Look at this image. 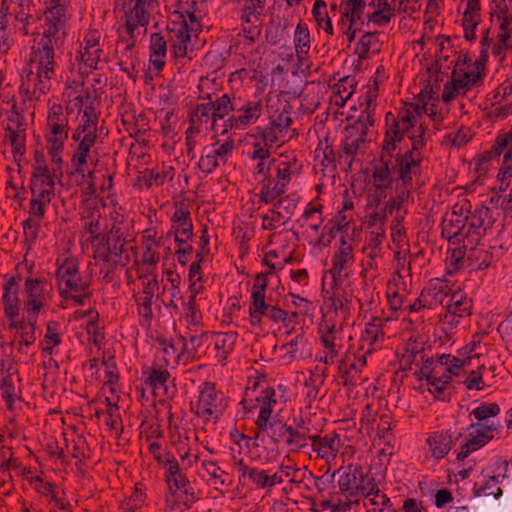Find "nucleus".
<instances>
[{
	"label": "nucleus",
	"mask_w": 512,
	"mask_h": 512,
	"mask_svg": "<svg viewBox=\"0 0 512 512\" xmlns=\"http://www.w3.org/2000/svg\"><path fill=\"white\" fill-rule=\"evenodd\" d=\"M234 142L232 140L223 143L216 142L211 146H205L201 151V156L197 167L205 175L211 174L216 168L225 165L232 156Z\"/></svg>",
	"instance_id": "nucleus-19"
},
{
	"label": "nucleus",
	"mask_w": 512,
	"mask_h": 512,
	"mask_svg": "<svg viewBox=\"0 0 512 512\" xmlns=\"http://www.w3.org/2000/svg\"><path fill=\"white\" fill-rule=\"evenodd\" d=\"M259 430L263 432H270V437L273 443L279 444L286 442L288 432L290 430L291 425H288L286 422L276 419L273 417L271 420L266 422V426L262 423L255 424Z\"/></svg>",
	"instance_id": "nucleus-48"
},
{
	"label": "nucleus",
	"mask_w": 512,
	"mask_h": 512,
	"mask_svg": "<svg viewBox=\"0 0 512 512\" xmlns=\"http://www.w3.org/2000/svg\"><path fill=\"white\" fill-rule=\"evenodd\" d=\"M506 143V138L499 139L498 135L493 146L489 150L480 154L476 159V171L480 174L487 172L489 163L493 159H498L501 156V148L505 147Z\"/></svg>",
	"instance_id": "nucleus-50"
},
{
	"label": "nucleus",
	"mask_w": 512,
	"mask_h": 512,
	"mask_svg": "<svg viewBox=\"0 0 512 512\" xmlns=\"http://www.w3.org/2000/svg\"><path fill=\"white\" fill-rule=\"evenodd\" d=\"M31 190V199L29 202V217L23 222L25 240L33 243L37 237L41 226V220L44 218L46 208L50 204L54 195L39 189Z\"/></svg>",
	"instance_id": "nucleus-16"
},
{
	"label": "nucleus",
	"mask_w": 512,
	"mask_h": 512,
	"mask_svg": "<svg viewBox=\"0 0 512 512\" xmlns=\"http://www.w3.org/2000/svg\"><path fill=\"white\" fill-rule=\"evenodd\" d=\"M228 407L224 394L216 389L214 383L204 382L199 386V396L192 411L204 421H217Z\"/></svg>",
	"instance_id": "nucleus-11"
},
{
	"label": "nucleus",
	"mask_w": 512,
	"mask_h": 512,
	"mask_svg": "<svg viewBox=\"0 0 512 512\" xmlns=\"http://www.w3.org/2000/svg\"><path fill=\"white\" fill-rule=\"evenodd\" d=\"M267 114L269 122L265 127H258V134L266 146L278 145L285 142L286 135L293 123L291 104L287 101L267 99Z\"/></svg>",
	"instance_id": "nucleus-5"
},
{
	"label": "nucleus",
	"mask_w": 512,
	"mask_h": 512,
	"mask_svg": "<svg viewBox=\"0 0 512 512\" xmlns=\"http://www.w3.org/2000/svg\"><path fill=\"white\" fill-rule=\"evenodd\" d=\"M465 217L452 211L443 217L441 223V235L453 245H459V237H461V229L464 228Z\"/></svg>",
	"instance_id": "nucleus-39"
},
{
	"label": "nucleus",
	"mask_w": 512,
	"mask_h": 512,
	"mask_svg": "<svg viewBox=\"0 0 512 512\" xmlns=\"http://www.w3.org/2000/svg\"><path fill=\"white\" fill-rule=\"evenodd\" d=\"M366 132L358 131L350 126L346 127V135L342 140V153L339 159L351 164L352 160L358 153H364L367 147Z\"/></svg>",
	"instance_id": "nucleus-26"
},
{
	"label": "nucleus",
	"mask_w": 512,
	"mask_h": 512,
	"mask_svg": "<svg viewBox=\"0 0 512 512\" xmlns=\"http://www.w3.org/2000/svg\"><path fill=\"white\" fill-rule=\"evenodd\" d=\"M420 373V379L425 378L429 383V392L438 400L449 399L450 393L447 389L450 386L451 376L458 375L465 361L450 354H442L435 361L424 360Z\"/></svg>",
	"instance_id": "nucleus-4"
},
{
	"label": "nucleus",
	"mask_w": 512,
	"mask_h": 512,
	"mask_svg": "<svg viewBox=\"0 0 512 512\" xmlns=\"http://www.w3.org/2000/svg\"><path fill=\"white\" fill-rule=\"evenodd\" d=\"M285 351L284 357L289 360L303 359L310 355L309 341L304 333L297 334L293 339L283 344L280 348Z\"/></svg>",
	"instance_id": "nucleus-45"
},
{
	"label": "nucleus",
	"mask_w": 512,
	"mask_h": 512,
	"mask_svg": "<svg viewBox=\"0 0 512 512\" xmlns=\"http://www.w3.org/2000/svg\"><path fill=\"white\" fill-rule=\"evenodd\" d=\"M420 117V108L414 104H406L396 115L388 112L385 117L386 133L382 149L387 152L394 151L396 144L404 139L406 133L428 135V127L424 123H419Z\"/></svg>",
	"instance_id": "nucleus-2"
},
{
	"label": "nucleus",
	"mask_w": 512,
	"mask_h": 512,
	"mask_svg": "<svg viewBox=\"0 0 512 512\" xmlns=\"http://www.w3.org/2000/svg\"><path fill=\"white\" fill-rule=\"evenodd\" d=\"M498 478L496 476H490L484 484L474 485L473 493L475 496L480 497L482 495L492 496L494 499H497L501 496L502 490L498 486Z\"/></svg>",
	"instance_id": "nucleus-64"
},
{
	"label": "nucleus",
	"mask_w": 512,
	"mask_h": 512,
	"mask_svg": "<svg viewBox=\"0 0 512 512\" xmlns=\"http://www.w3.org/2000/svg\"><path fill=\"white\" fill-rule=\"evenodd\" d=\"M50 81V79L40 77L39 73L34 72L31 66H26L21 74L19 93L24 100L38 101L49 91Z\"/></svg>",
	"instance_id": "nucleus-23"
},
{
	"label": "nucleus",
	"mask_w": 512,
	"mask_h": 512,
	"mask_svg": "<svg viewBox=\"0 0 512 512\" xmlns=\"http://www.w3.org/2000/svg\"><path fill=\"white\" fill-rule=\"evenodd\" d=\"M431 455L436 459H442L451 450L453 435L450 431L434 432L428 439Z\"/></svg>",
	"instance_id": "nucleus-43"
},
{
	"label": "nucleus",
	"mask_w": 512,
	"mask_h": 512,
	"mask_svg": "<svg viewBox=\"0 0 512 512\" xmlns=\"http://www.w3.org/2000/svg\"><path fill=\"white\" fill-rule=\"evenodd\" d=\"M64 143L65 142H58L56 144V142H47V149H48V153L51 157V161H52V174L54 175V177L56 178H61L63 176V171H62V164H63V160H62V151H63V148H64Z\"/></svg>",
	"instance_id": "nucleus-62"
},
{
	"label": "nucleus",
	"mask_w": 512,
	"mask_h": 512,
	"mask_svg": "<svg viewBox=\"0 0 512 512\" xmlns=\"http://www.w3.org/2000/svg\"><path fill=\"white\" fill-rule=\"evenodd\" d=\"M506 138L505 147L501 148V155H503L502 164L499 168L501 170V177L512 178V129L505 133L499 134V139Z\"/></svg>",
	"instance_id": "nucleus-54"
},
{
	"label": "nucleus",
	"mask_w": 512,
	"mask_h": 512,
	"mask_svg": "<svg viewBox=\"0 0 512 512\" xmlns=\"http://www.w3.org/2000/svg\"><path fill=\"white\" fill-rule=\"evenodd\" d=\"M127 242L115 241L110 237H102L94 244V258L107 263L110 268L125 267L129 264L131 254H136V247Z\"/></svg>",
	"instance_id": "nucleus-14"
},
{
	"label": "nucleus",
	"mask_w": 512,
	"mask_h": 512,
	"mask_svg": "<svg viewBox=\"0 0 512 512\" xmlns=\"http://www.w3.org/2000/svg\"><path fill=\"white\" fill-rule=\"evenodd\" d=\"M236 95V93H224L221 96H216L214 100L211 99L208 102V104H211L210 107L214 116V122L230 117V115L234 113V99H236Z\"/></svg>",
	"instance_id": "nucleus-46"
},
{
	"label": "nucleus",
	"mask_w": 512,
	"mask_h": 512,
	"mask_svg": "<svg viewBox=\"0 0 512 512\" xmlns=\"http://www.w3.org/2000/svg\"><path fill=\"white\" fill-rule=\"evenodd\" d=\"M420 294L424 298V303L428 304V310H431L443 303L449 294V287L446 281L437 278L431 280Z\"/></svg>",
	"instance_id": "nucleus-32"
},
{
	"label": "nucleus",
	"mask_w": 512,
	"mask_h": 512,
	"mask_svg": "<svg viewBox=\"0 0 512 512\" xmlns=\"http://www.w3.org/2000/svg\"><path fill=\"white\" fill-rule=\"evenodd\" d=\"M150 63L157 71L163 69L167 52V41L160 33H153L150 36Z\"/></svg>",
	"instance_id": "nucleus-44"
},
{
	"label": "nucleus",
	"mask_w": 512,
	"mask_h": 512,
	"mask_svg": "<svg viewBox=\"0 0 512 512\" xmlns=\"http://www.w3.org/2000/svg\"><path fill=\"white\" fill-rule=\"evenodd\" d=\"M393 165L391 169L395 174V183L405 186H413L414 180L418 182L422 174V159L413 157L411 154L398 153L392 156Z\"/></svg>",
	"instance_id": "nucleus-21"
},
{
	"label": "nucleus",
	"mask_w": 512,
	"mask_h": 512,
	"mask_svg": "<svg viewBox=\"0 0 512 512\" xmlns=\"http://www.w3.org/2000/svg\"><path fill=\"white\" fill-rule=\"evenodd\" d=\"M73 112L70 107L53 104L49 107L46 122L47 142H65L68 139V116Z\"/></svg>",
	"instance_id": "nucleus-20"
},
{
	"label": "nucleus",
	"mask_w": 512,
	"mask_h": 512,
	"mask_svg": "<svg viewBox=\"0 0 512 512\" xmlns=\"http://www.w3.org/2000/svg\"><path fill=\"white\" fill-rule=\"evenodd\" d=\"M43 15L44 23L42 24V34L38 45H48L60 49L66 38V8L60 6L46 7Z\"/></svg>",
	"instance_id": "nucleus-12"
},
{
	"label": "nucleus",
	"mask_w": 512,
	"mask_h": 512,
	"mask_svg": "<svg viewBox=\"0 0 512 512\" xmlns=\"http://www.w3.org/2000/svg\"><path fill=\"white\" fill-rule=\"evenodd\" d=\"M209 106H211V104H198L189 114V122H192V125L196 124L201 127L211 122L212 126H214L216 122H214V116Z\"/></svg>",
	"instance_id": "nucleus-60"
},
{
	"label": "nucleus",
	"mask_w": 512,
	"mask_h": 512,
	"mask_svg": "<svg viewBox=\"0 0 512 512\" xmlns=\"http://www.w3.org/2000/svg\"><path fill=\"white\" fill-rule=\"evenodd\" d=\"M465 221L470 226L472 231L470 236L473 241H480L486 230L493 225L491 210L484 205L476 206L469 215L465 216Z\"/></svg>",
	"instance_id": "nucleus-27"
},
{
	"label": "nucleus",
	"mask_w": 512,
	"mask_h": 512,
	"mask_svg": "<svg viewBox=\"0 0 512 512\" xmlns=\"http://www.w3.org/2000/svg\"><path fill=\"white\" fill-rule=\"evenodd\" d=\"M314 154L315 160L319 161L322 166V171L334 172L336 170V161L340 153L334 151L333 144L328 136L319 140Z\"/></svg>",
	"instance_id": "nucleus-40"
},
{
	"label": "nucleus",
	"mask_w": 512,
	"mask_h": 512,
	"mask_svg": "<svg viewBox=\"0 0 512 512\" xmlns=\"http://www.w3.org/2000/svg\"><path fill=\"white\" fill-rule=\"evenodd\" d=\"M383 321L381 318H374L372 322L366 324L364 333L362 334V343H368L370 346H378L383 338L382 331Z\"/></svg>",
	"instance_id": "nucleus-59"
},
{
	"label": "nucleus",
	"mask_w": 512,
	"mask_h": 512,
	"mask_svg": "<svg viewBox=\"0 0 512 512\" xmlns=\"http://www.w3.org/2000/svg\"><path fill=\"white\" fill-rule=\"evenodd\" d=\"M309 429L304 427H290L285 445L289 448L290 452H301L308 447V440H310Z\"/></svg>",
	"instance_id": "nucleus-49"
},
{
	"label": "nucleus",
	"mask_w": 512,
	"mask_h": 512,
	"mask_svg": "<svg viewBox=\"0 0 512 512\" xmlns=\"http://www.w3.org/2000/svg\"><path fill=\"white\" fill-rule=\"evenodd\" d=\"M242 29L239 35L247 41L246 44L251 45L259 39L262 31V19H245L241 16Z\"/></svg>",
	"instance_id": "nucleus-57"
},
{
	"label": "nucleus",
	"mask_w": 512,
	"mask_h": 512,
	"mask_svg": "<svg viewBox=\"0 0 512 512\" xmlns=\"http://www.w3.org/2000/svg\"><path fill=\"white\" fill-rule=\"evenodd\" d=\"M448 312L458 315V317L469 316L471 313V300L462 292H454L451 294L449 302L446 306Z\"/></svg>",
	"instance_id": "nucleus-53"
},
{
	"label": "nucleus",
	"mask_w": 512,
	"mask_h": 512,
	"mask_svg": "<svg viewBox=\"0 0 512 512\" xmlns=\"http://www.w3.org/2000/svg\"><path fill=\"white\" fill-rule=\"evenodd\" d=\"M170 34V42L176 57H185L188 52V44L191 41L190 30L186 20L173 23L172 27H168Z\"/></svg>",
	"instance_id": "nucleus-31"
},
{
	"label": "nucleus",
	"mask_w": 512,
	"mask_h": 512,
	"mask_svg": "<svg viewBox=\"0 0 512 512\" xmlns=\"http://www.w3.org/2000/svg\"><path fill=\"white\" fill-rule=\"evenodd\" d=\"M294 48L297 59L303 62L310 51V32L305 23H298L294 32Z\"/></svg>",
	"instance_id": "nucleus-47"
},
{
	"label": "nucleus",
	"mask_w": 512,
	"mask_h": 512,
	"mask_svg": "<svg viewBox=\"0 0 512 512\" xmlns=\"http://www.w3.org/2000/svg\"><path fill=\"white\" fill-rule=\"evenodd\" d=\"M5 130L15 159L18 156H23L25 153V134L23 133L25 129L17 130L13 126H7Z\"/></svg>",
	"instance_id": "nucleus-61"
},
{
	"label": "nucleus",
	"mask_w": 512,
	"mask_h": 512,
	"mask_svg": "<svg viewBox=\"0 0 512 512\" xmlns=\"http://www.w3.org/2000/svg\"><path fill=\"white\" fill-rule=\"evenodd\" d=\"M310 441L311 449L318 458L323 459L328 464L336 459L341 446V438L337 432L333 431L324 436L312 435Z\"/></svg>",
	"instance_id": "nucleus-25"
},
{
	"label": "nucleus",
	"mask_w": 512,
	"mask_h": 512,
	"mask_svg": "<svg viewBox=\"0 0 512 512\" xmlns=\"http://www.w3.org/2000/svg\"><path fill=\"white\" fill-rule=\"evenodd\" d=\"M471 68H454L451 73V80L446 82L443 87L441 98L443 102L449 103L459 94H465L468 90L479 85L482 82L483 75L480 69L483 65L475 61Z\"/></svg>",
	"instance_id": "nucleus-10"
},
{
	"label": "nucleus",
	"mask_w": 512,
	"mask_h": 512,
	"mask_svg": "<svg viewBox=\"0 0 512 512\" xmlns=\"http://www.w3.org/2000/svg\"><path fill=\"white\" fill-rule=\"evenodd\" d=\"M213 344L216 351L215 358L218 363L224 365L228 356L235 348L238 334L237 332H217L213 334Z\"/></svg>",
	"instance_id": "nucleus-34"
},
{
	"label": "nucleus",
	"mask_w": 512,
	"mask_h": 512,
	"mask_svg": "<svg viewBox=\"0 0 512 512\" xmlns=\"http://www.w3.org/2000/svg\"><path fill=\"white\" fill-rule=\"evenodd\" d=\"M102 50L100 48H84L80 50L75 60L79 63V69H96L101 58Z\"/></svg>",
	"instance_id": "nucleus-58"
},
{
	"label": "nucleus",
	"mask_w": 512,
	"mask_h": 512,
	"mask_svg": "<svg viewBox=\"0 0 512 512\" xmlns=\"http://www.w3.org/2000/svg\"><path fill=\"white\" fill-rule=\"evenodd\" d=\"M319 333L324 351L340 353L343 349V328L341 324L336 326L334 323L325 321L319 326Z\"/></svg>",
	"instance_id": "nucleus-29"
},
{
	"label": "nucleus",
	"mask_w": 512,
	"mask_h": 512,
	"mask_svg": "<svg viewBox=\"0 0 512 512\" xmlns=\"http://www.w3.org/2000/svg\"><path fill=\"white\" fill-rule=\"evenodd\" d=\"M259 406L258 417L255 424L262 423L266 426V422L271 420L275 406L278 404L276 391L273 387H266L261 390L260 395L256 397Z\"/></svg>",
	"instance_id": "nucleus-35"
},
{
	"label": "nucleus",
	"mask_w": 512,
	"mask_h": 512,
	"mask_svg": "<svg viewBox=\"0 0 512 512\" xmlns=\"http://www.w3.org/2000/svg\"><path fill=\"white\" fill-rule=\"evenodd\" d=\"M163 467L165 469V481L171 494L175 495L177 492H180L179 497L181 498L182 503L187 508L190 507L197 498L190 485V481L184 471L180 468L176 458L173 455L166 453Z\"/></svg>",
	"instance_id": "nucleus-15"
},
{
	"label": "nucleus",
	"mask_w": 512,
	"mask_h": 512,
	"mask_svg": "<svg viewBox=\"0 0 512 512\" xmlns=\"http://www.w3.org/2000/svg\"><path fill=\"white\" fill-rule=\"evenodd\" d=\"M2 303L6 317L18 316L20 311V300L18 297L17 283L14 277H11L3 285Z\"/></svg>",
	"instance_id": "nucleus-41"
},
{
	"label": "nucleus",
	"mask_w": 512,
	"mask_h": 512,
	"mask_svg": "<svg viewBox=\"0 0 512 512\" xmlns=\"http://www.w3.org/2000/svg\"><path fill=\"white\" fill-rule=\"evenodd\" d=\"M480 21L479 0H468L462 18V26L466 40L473 41L476 39L475 29Z\"/></svg>",
	"instance_id": "nucleus-38"
},
{
	"label": "nucleus",
	"mask_w": 512,
	"mask_h": 512,
	"mask_svg": "<svg viewBox=\"0 0 512 512\" xmlns=\"http://www.w3.org/2000/svg\"><path fill=\"white\" fill-rule=\"evenodd\" d=\"M172 225L167 236L193 238V224L190 212L182 207L176 208L171 217Z\"/></svg>",
	"instance_id": "nucleus-36"
},
{
	"label": "nucleus",
	"mask_w": 512,
	"mask_h": 512,
	"mask_svg": "<svg viewBox=\"0 0 512 512\" xmlns=\"http://www.w3.org/2000/svg\"><path fill=\"white\" fill-rule=\"evenodd\" d=\"M424 360H428V362H430L435 361L436 359L429 356L425 349L418 348L416 343L408 344L406 353L402 357V361L409 365L415 364V366L419 368L420 374L423 364H426Z\"/></svg>",
	"instance_id": "nucleus-55"
},
{
	"label": "nucleus",
	"mask_w": 512,
	"mask_h": 512,
	"mask_svg": "<svg viewBox=\"0 0 512 512\" xmlns=\"http://www.w3.org/2000/svg\"><path fill=\"white\" fill-rule=\"evenodd\" d=\"M56 279L60 295L69 292H81L88 288L89 283L85 281L79 272V263L76 258L65 257L57 259Z\"/></svg>",
	"instance_id": "nucleus-17"
},
{
	"label": "nucleus",
	"mask_w": 512,
	"mask_h": 512,
	"mask_svg": "<svg viewBox=\"0 0 512 512\" xmlns=\"http://www.w3.org/2000/svg\"><path fill=\"white\" fill-rule=\"evenodd\" d=\"M201 467L205 474L207 475L206 480L208 483L215 486L216 488H218L219 486L227 485L226 480L224 478L225 476H227V473L224 470H222L217 465L216 462L204 460L201 463Z\"/></svg>",
	"instance_id": "nucleus-56"
},
{
	"label": "nucleus",
	"mask_w": 512,
	"mask_h": 512,
	"mask_svg": "<svg viewBox=\"0 0 512 512\" xmlns=\"http://www.w3.org/2000/svg\"><path fill=\"white\" fill-rule=\"evenodd\" d=\"M234 113L224 121L223 133L229 130H244L255 124L262 115V100L244 99L236 95L234 99Z\"/></svg>",
	"instance_id": "nucleus-13"
},
{
	"label": "nucleus",
	"mask_w": 512,
	"mask_h": 512,
	"mask_svg": "<svg viewBox=\"0 0 512 512\" xmlns=\"http://www.w3.org/2000/svg\"><path fill=\"white\" fill-rule=\"evenodd\" d=\"M270 165L276 175L273 178L269 173L266 174V178L261 179L262 186L259 192L260 201L265 204H271L281 196L291 179L298 176L302 170V163L292 154L273 158Z\"/></svg>",
	"instance_id": "nucleus-3"
},
{
	"label": "nucleus",
	"mask_w": 512,
	"mask_h": 512,
	"mask_svg": "<svg viewBox=\"0 0 512 512\" xmlns=\"http://www.w3.org/2000/svg\"><path fill=\"white\" fill-rule=\"evenodd\" d=\"M392 154L383 149L380 161L373 168L372 184L376 191L386 190L395 182V174L391 169Z\"/></svg>",
	"instance_id": "nucleus-28"
},
{
	"label": "nucleus",
	"mask_w": 512,
	"mask_h": 512,
	"mask_svg": "<svg viewBox=\"0 0 512 512\" xmlns=\"http://www.w3.org/2000/svg\"><path fill=\"white\" fill-rule=\"evenodd\" d=\"M271 147L272 146H266L265 144L261 145L260 143H255L252 151L248 152L249 158L257 162L254 166L253 174L255 179H259L260 182L261 179L266 178V174L271 170V154L269 151Z\"/></svg>",
	"instance_id": "nucleus-33"
},
{
	"label": "nucleus",
	"mask_w": 512,
	"mask_h": 512,
	"mask_svg": "<svg viewBox=\"0 0 512 512\" xmlns=\"http://www.w3.org/2000/svg\"><path fill=\"white\" fill-rule=\"evenodd\" d=\"M312 14L319 26L325 32L332 35L333 34V26L331 19L328 17V13L326 10V4L322 0H317L312 8Z\"/></svg>",
	"instance_id": "nucleus-63"
},
{
	"label": "nucleus",
	"mask_w": 512,
	"mask_h": 512,
	"mask_svg": "<svg viewBox=\"0 0 512 512\" xmlns=\"http://www.w3.org/2000/svg\"><path fill=\"white\" fill-rule=\"evenodd\" d=\"M413 186H405L399 183H395V196L391 197L385 206V213L383 215L376 213L373 218L382 220L385 218L386 213L393 214L396 212V218H399V211L403 205L408 202L411 196V190Z\"/></svg>",
	"instance_id": "nucleus-42"
},
{
	"label": "nucleus",
	"mask_w": 512,
	"mask_h": 512,
	"mask_svg": "<svg viewBox=\"0 0 512 512\" xmlns=\"http://www.w3.org/2000/svg\"><path fill=\"white\" fill-rule=\"evenodd\" d=\"M58 48L38 45L33 49L31 57L27 66H35L36 72L39 73L40 77L46 79H52L55 76L56 66V51Z\"/></svg>",
	"instance_id": "nucleus-24"
},
{
	"label": "nucleus",
	"mask_w": 512,
	"mask_h": 512,
	"mask_svg": "<svg viewBox=\"0 0 512 512\" xmlns=\"http://www.w3.org/2000/svg\"><path fill=\"white\" fill-rule=\"evenodd\" d=\"M55 179L49 168L36 157L30 179V188L39 189L55 196Z\"/></svg>",
	"instance_id": "nucleus-30"
},
{
	"label": "nucleus",
	"mask_w": 512,
	"mask_h": 512,
	"mask_svg": "<svg viewBox=\"0 0 512 512\" xmlns=\"http://www.w3.org/2000/svg\"><path fill=\"white\" fill-rule=\"evenodd\" d=\"M380 51V42L375 32H366L356 44L355 52L360 59L368 58L370 53H378Z\"/></svg>",
	"instance_id": "nucleus-51"
},
{
	"label": "nucleus",
	"mask_w": 512,
	"mask_h": 512,
	"mask_svg": "<svg viewBox=\"0 0 512 512\" xmlns=\"http://www.w3.org/2000/svg\"><path fill=\"white\" fill-rule=\"evenodd\" d=\"M335 472L339 474V494L355 503H359L362 497L371 496L376 489L373 476L364 472L360 465L342 466Z\"/></svg>",
	"instance_id": "nucleus-6"
},
{
	"label": "nucleus",
	"mask_w": 512,
	"mask_h": 512,
	"mask_svg": "<svg viewBox=\"0 0 512 512\" xmlns=\"http://www.w3.org/2000/svg\"><path fill=\"white\" fill-rule=\"evenodd\" d=\"M98 120L82 116L81 121L72 134L77 147L72 156V165L76 172L83 173V166L88 162L92 147L97 140Z\"/></svg>",
	"instance_id": "nucleus-9"
},
{
	"label": "nucleus",
	"mask_w": 512,
	"mask_h": 512,
	"mask_svg": "<svg viewBox=\"0 0 512 512\" xmlns=\"http://www.w3.org/2000/svg\"><path fill=\"white\" fill-rule=\"evenodd\" d=\"M143 375L146 376L145 383L153 390V393L157 395L159 391H162V395L171 396L174 392H169L167 382L170 379V373L167 369L161 367H148L143 370Z\"/></svg>",
	"instance_id": "nucleus-37"
},
{
	"label": "nucleus",
	"mask_w": 512,
	"mask_h": 512,
	"mask_svg": "<svg viewBox=\"0 0 512 512\" xmlns=\"http://www.w3.org/2000/svg\"><path fill=\"white\" fill-rule=\"evenodd\" d=\"M354 263L352 243L344 236L340 238V246L336 249L331 258L329 274L332 277L333 285L338 286L349 277L350 268Z\"/></svg>",
	"instance_id": "nucleus-22"
},
{
	"label": "nucleus",
	"mask_w": 512,
	"mask_h": 512,
	"mask_svg": "<svg viewBox=\"0 0 512 512\" xmlns=\"http://www.w3.org/2000/svg\"><path fill=\"white\" fill-rule=\"evenodd\" d=\"M499 427V424L491 422L472 423L467 428V435L461 445V450L457 453V459L462 460L469 456L470 453L480 449L493 439V432Z\"/></svg>",
	"instance_id": "nucleus-18"
},
{
	"label": "nucleus",
	"mask_w": 512,
	"mask_h": 512,
	"mask_svg": "<svg viewBox=\"0 0 512 512\" xmlns=\"http://www.w3.org/2000/svg\"><path fill=\"white\" fill-rule=\"evenodd\" d=\"M268 285L266 274H258L254 279L251 298L249 305L250 323L252 326L261 325L262 318L266 317L273 322L285 323L287 320V312L277 306L266 303L265 291Z\"/></svg>",
	"instance_id": "nucleus-7"
},
{
	"label": "nucleus",
	"mask_w": 512,
	"mask_h": 512,
	"mask_svg": "<svg viewBox=\"0 0 512 512\" xmlns=\"http://www.w3.org/2000/svg\"><path fill=\"white\" fill-rule=\"evenodd\" d=\"M121 17L123 24L118 28V41L116 51L121 50L127 58H132L136 43V32L139 28H146L151 20L152 12L157 4L156 0H121Z\"/></svg>",
	"instance_id": "nucleus-1"
},
{
	"label": "nucleus",
	"mask_w": 512,
	"mask_h": 512,
	"mask_svg": "<svg viewBox=\"0 0 512 512\" xmlns=\"http://www.w3.org/2000/svg\"><path fill=\"white\" fill-rule=\"evenodd\" d=\"M356 80L353 76L342 78L334 87V102L336 105L344 106L355 91Z\"/></svg>",
	"instance_id": "nucleus-52"
},
{
	"label": "nucleus",
	"mask_w": 512,
	"mask_h": 512,
	"mask_svg": "<svg viewBox=\"0 0 512 512\" xmlns=\"http://www.w3.org/2000/svg\"><path fill=\"white\" fill-rule=\"evenodd\" d=\"M23 293L24 312L26 315L39 317L53 297V286L45 277H27Z\"/></svg>",
	"instance_id": "nucleus-8"
}]
</instances>
